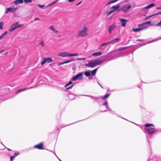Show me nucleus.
Here are the masks:
<instances>
[{
	"mask_svg": "<svg viewBox=\"0 0 161 161\" xmlns=\"http://www.w3.org/2000/svg\"><path fill=\"white\" fill-rule=\"evenodd\" d=\"M103 61L102 60L97 59L94 61H90L88 64H86V65L88 67H93L97 65L100 64Z\"/></svg>",
	"mask_w": 161,
	"mask_h": 161,
	"instance_id": "f257e3e1",
	"label": "nucleus"
},
{
	"mask_svg": "<svg viewBox=\"0 0 161 161\" xmlns=\"http://www.w3.org/2000/svg\"><path fill=\"white\" fill-rule=\"evenodd\" d=\"M87 29L86 27H84L83 29L79 31V34L77 37H85L87 35Z\"/></svg>",
	"mask_w": 161,
	"mask_h": 161,
	"instance_id": "f03ea898",
	"label": "nucleus"
},
{
	"mask_svg": "<svg viewBox=\"0 0 161 161\" xmlns=\"http://www.w3.org/2000/svg\"><path fill=\"white\" fill-rule=\"evenodd\" d=\"M120 5L119 4H117L116 5H114L110 8V11L108 12L107 13V15H110L111 13L117 10L119 7Z\"/></svg>",
	"mask_w": 161,
	"mask_h": 161,
	"instance_id": "7ed1b4c3",
	"label": "nucleus"
},
{
	"mask_svg": "<svg viewBox=\"0 0 161 161\" xmlns=\"http://www.w3.org/2000/svg\"><path fill=\"white\" fill-rule=\"evenodd\" d=\"M131 8V6L130 4H127L124 5L120 9H119L118 11L120 10H122L124 12H127L128 10Z\"/></svg>",
	"mask_w": 161,
	"mask_h": 161,
	"instance_id": "20e7f679",
	"label": "nucleus"
},
{
	"mask_svg": "<svg viewBox=\"0 0 161 161\" xmlns=\"http://www.w3.org/2000/svg\"><path fill=\"white\" fill-rule=\"evenodd\" d=\"M83 74L82 73H80L77 75L73 76L72 79L73 80H81L82 79V75Z\"/></svg>",
	"mask_w": 161,
	"mask_h": 161,
	"instance_id": "39448f33",
	"label": "nucleus"
},
{
	"mask_svg": "<svg viewBox=\"0 0 161 161\" xmlns=\"http://www.w3.org/2000/svg\"><path fill=\"white\" fill-rule=\"evenodd\" d=\"M151 22L150 21H147L144 23H143L142 24L139 25L138 26L140 27L141 29H142V30L147 28V26L146 25L147 24H150Z\"/></svg>",
	"mask_w": 161,
	"mask_h": 161,
	"instance_id": "423d86ee",
	"label": "nucleus"
},
{
	"mask_svg": "<svg viewBox=\"0 0 161 161\" xmlns=\"http://www.w3.org/2000/svg\"><path fill=\"white\" fill-rule=\"evenodd\" d=\"M147 132L151 135H153L154 133L156 132L155 129L153 128H150L148 129H146L145 130Z\"/></svg>",
	"mask_w": 161,
	"mask_h": 161,
	"instance_id": "0eeeda50",
	"label": "nucleus"
},
{
	"mask_svg": "<svg viewBox=\"0 0 161 161\" xmlns=\"http://www.w3.org/2000/svg\"><path fill=\"white\" fill-rule=\"evenodd\" d=\"M43 144L42 142H41L39 144L34 146V147L39 149H44L43 148Z\"/></svg>",
	"mask_w": 161,
	"mask_h": 161,
	"instance_id": "6e6552de",
	"label": "nucleus"
},
{
	"mask_svg": "<svg viewBox=\"0 0 161 161\" xmlns=\"http://www.w3.org/2000/svg\"><path fill=\"white\" fill-rule=\"evenodd\" d=\"M119 20L121 23V26L123 27L125 26L126 23L128 21V20L125 19H120Z\"/></svg>",
	"mask_w": 161,
	"mask_h": 161,
	"instance_id": "1a4fd4ad",
	"label": "nucleus"
},
{
	"mask_svg": "<svg viewBox=\"0 0 161 161\" xmlns=\"http://www.w3.org/2000/svg\"><path fill=\"white\" fill-rule=\"evenodd\" d=\"M116 27V26L115 25H109L108 27V31L109 33H111L112 32V31Z\"/></svg>",
	"mask_w": 161,
	"mask_h": 161,
	"instance_id": "9d476101",
	"label": "nucleus"
},
{
	"mask_svg": "<svg viewBox=\"0 0 161 161\" xmlns=\"http://www.w3.org/2000/svg\"><path fill=\"white\" fill-rule=\"evenodd\" d=\"M34 88L33 86L31 87H30V88H28V87H25V88H23L21 89H20L19 90L17 91L16 92V93L18 94L19 92H21V91H25V90L29 89H31V88Z\"/></svg>",
	"mask_w": 161,
	"mask_h": 161,
	"instance_id": "9b49d317",
	"label": "nucleus"
},
{
	"mask_svg": "<svg viewBox=\"0 0 161 161\" xmlns=\"http://www.w3.org/2000/svg\"><path fill=\"white\" fill-rule=\"evenodd\" d=\"M16 29H17V27L16 26V25L15 24H14L11 25V28L10 29L9 31L10 32H12Z\"/></svg>",
	"mask_w": 161,
	"mask_h": 161,
	"instance_id": "f8f14e48",
	"label": "nucleus"
},
{
	"mask_svg": "<svg viewBox=\"0 0 161 161\" xmlns=\"http://www.w3.org/2000/svg\"><path fill=\"white\" fill-rule=\"evenodd\" d=\"M24 2L23 0H16L15 1L14 3L16 5L22 3Z\"/></svg>",
	"mask_w": 161,
	"mask_h": 161,
	"instance_id": "ddd939ff",
	"label": "nucleus"
},
{
	"mask_svg": "<svg viewBox=\"0 0 161 161\" xmlns=\"http://www.w3.org/2000/svg\"><path fill=\"white\" fill-rule=\"evenodd\" d=\"M68 54H67L66 52L61 53L58 54V55L60 56L63 57H66L68 56Z\"/></svg>",
	"mask_w": 161,
	"mask_h": 161,
	"instance_id": "4468645a",
	"label": "nucleus"
},
{
	"mask_svg": "<svg viewBox=\"0 0 161 161\" xmlns=\"http://www.w3.org/2000/svg\"><path fill=\"white\" fill-rule=\"evenodd\" d=\"M16 10V8H8L7 9V11H6V13H7L8 12H12Z\"/></svg>",
	"mask_w": 161,
	"mask_h": 161,
	"instance_id": "2eb2a0df",
	"label": "nucleus"
},
{
	"mask_svg": "<svg viewBox=\"0 0 161 161\" xmlns=\"http://www.w3.org/2000/svg\"><path fill=\"white\" fill-rule=\"evenodd\" d=\"M102 54V53L100 52H98L94 53L92 54V56H98L101 55Z\"/></svg>",
	"mask_w": 161,
	"mask_h": 161,
	"instance_id": "dca6fc26",
	"label": "nucleus"
},
{
	"mask_svg": "<svg viewBox=\"0 0 161 161\" xmlns=\"http://www.w3.org/2000/svg\"><path fill=\"white\" fill-rule=\"evenodd\" d=\"M50 28L53 31H54L57 34L58 33L59 31H56L53 25H51L50 26Z\"/></svg>",
	"mask_w": 161,
	"mask_h": 161,
	"instance_id": "f3484780",
	"label": "nucleus"
},
{
	"mask_svg": "<svg viewBox=\"0 0 161 161\" xmlns=\"http://www.w3.org/2000/svg\"><path fill=\"white\" fill-rule=\"evenodd\" d=\"M142 30V29H141V27L139 28H133L132 29V31L135 32H137L138 31H141Z\"/></svg>",
	"mask_w": 161,
	"mask_h": 161,
	"instance_id": "a211bd4d",
	"label": "nucleus"
},
{
	"mask_svg": "<svg viewBox=\"0 0 161 161\" xmlns=\"http://www.w3.org/2000/svg\"><path fill=\"white\" fill-rule=\"evenodd\" d=\"M19 22H17L16 23H15V24L16 25V26L17 27V28H19L22 26L23 25L22 24H19Z\"/></svg>",
	"mask_w": 161,
	"mask_h": 161,
	"instance_id": "6ab92c4d",
	"label": "nucleus"
},
{
	"mask_svg": "<svg viewBox=\"0 0 161 161\" xmlns=\"http://www.w3.org/2000/svg\"><path fill=\"white\" fill-rule=\"evenodd\" d=\"M97 69L96 68L92 71L91 73L92 76H93L95 75L97 71Z\"/></svg>",
	"mask_w": 161,
	"mask_h": 161,
	"instance_id": "aec40b11",
	"label": "nucleus"
},
{
	"mask_svg": "<svg viewBox=\"0 0 161 161\" xmlns=\"http://www.w3.org/2000/svg\"><path fill=\"white\" fill-rule=\"evenodd\" d=\"M84 74L87 77H89L91 75V73L89 71L85 72L84 73Z\"/></svg>",
	"mask_w": 161,
	"mask_h": 161,
	"instance_id": "412c9836",
	"label": "nucleus"
},
{
	"mask_svg": "<svg viewBox=\"0 0 161 161\" xmlns=\"http://www.w3.org/2000/svg\"><path fill=\"white\" fill-rule=\"evenodd\" d=\"M112 43V42H107V43H103V44H102L101 45V46L100 47V48H101V47H102V46H105V45H108V44H110V43Z\"/></svg>",
	"mask_w": 161,
	"mask_h": 161,
	"instance_id": "4be33fe9",
	"label": "nucleus"
},
{
	"mask_svg": "<svg viewBox=\"0 0 161 161\" xmlns=\"http://www.w3.org/2000/svg\"><path fill=\"white\" fill-rule=\"evenodd\" d=\"M47 61L48 63L52 62L53 61V59L50 58H46Z\"/></svg>",
	"mask_w": 161,
	"mask_h": 161,
	"instance_id": "5701e85b",
	"label": "nucleus"
},
{
	"mask_svg": "<svg viewBox=\"0 0 161 161\" xmlns=\"http://www.w3.org/2000/svg\"><path fill=\"white\" fill-rule=\"evenodd\" d=\"M4 23L3 22H1L0 23V29L3 30V29Z\"/></svg>",
	"mask_w": 161,
	"mask_h": 161,
	"instance_id": "b1692460",
	"label": "nucleus"
},
{
	"mask_svg": "<svg viewBox=\"0 0 161 161\" xmlns=\"http://www.w3.org/2000/svg\"><path fill=\"white\" fill-rule=\"evenodd\" d=\"M7 31H5L1 36H0V40L2 39L3 37L7 34Z\"/></svg>",
	"mask_w": 161,
	"mask_h": 161,
	"instance_id": "393cba45",
	"label": "nucleus"
},
{
	"mask_svg": "<svg viewBox=\"0 0 161 161\" xmlns=\"http://www.w3.org/2000/svg\"><path fill=\"white\" fill-rule=\"evenodd\" d=\"M73 83L72 81H69L68 83L66 84L65 85L64 87H66L67 86L69 85H70L72 84Z\"/></svg>",
	"mask_w": 161,
	"mask_h": 161,
	"instance_id": "a878e982",
	"label": "nucleus"
},
{
	"mask_svg": "<svg viewBox=\"0 0 161 161\" xmlns=\"http://www.w3.org/2000/svg\"><path fill=\"white\" fill-rule=\"evenodd\" d=\"M155 6V5L153 3H152L147 5L148 8L152 7Z\"/></svg>",
	"mask_w": 161,
	"mask_h": 161,
	"instance_id": "bb28decb",
	"label": "nucleus"
},
{
	"mask_svg": "<svg viewBox=\"0 0 161 161\" xmlns=\"http://www.w3.org/2000/svg\"><path fill=\"white\" fill-rule=\"evenodd\" d=\"M150 126H154V125L152 124H147L145 125V126L146 127H149Z\"/></svg>",
	"mask_w": 161,
	"mask_h": 161,
	"instance_id": "cd10ccee",
	"label": "nucleus"
},
{
	"mask_svg": "<svg viewBox=\"0 0 161 161\" xmlns=\"http://www.w3.org/2000/svg\"><path fill=\"white\" fill-rule=\"evenodd\" d=\"M110 94V93L109 94H106V95H105L102 98L103 99H105L106 98L108 97H109V95Z\"/></svg>",
	"mask_w": 161,
	"mask_h": 161,
	"instance_id": "c85d7f7f",
	"label": "nucleus"
},
{
	"mask_svg": "<svg viewBox=\"0 0 161 161\" xmlns=\"http://www.w3.org/2000/svg\"><path fill=\"white\" fill-rule=\"evenodd\" d=\"M47 62V60L46 58H44V60H43L41 63V64L42 65L43 64H45Z\"/></svg>",
	"mask_w": 161,
	"mask_h": 161,
	"instance_id": "c756f323",
	"label": "nucleus"
},
{
	"mask_svg": "<svg viewBox=\"0 0 161 161\" xmlns=\"http://www.w3.org/2000/svg\"><path fill=\"white\" fill-rule=\"evenodd\" d=\"M78 55V54L77 53H75V54H68V56L71 57L72 56H77Z\"/></svg>",
	"mask_w": 161,
	"mask_h": 161,
	"instance_id": "7c9ffc66",
	"label": "nucleus"
},
{
	"mask_svg": "<svg viewBox=\"0 0 161 161\" xmlns=\"http://www.w3.org/2000/svg\"><path fill=\"white\" fill-rule=\"evenodd\" d=\"M116 2V0H113V1H110L107 4V5H108V4H111L112 3H114Z\"/></svg>",
	"mask_w": 161,
	"mask_h": 161,
	"instance_id": "2f4dec72",
	"label": "nucleus"
},
{
	"mask_svg": "<svg viewBox=\"0 0 161 161\" xmlns=\"http://www.w3.org/2000/svg\"><path fill=\"white\" fill-rule=\"evenodd\" d=\"M24 1L25 3H31L32 1L31 0H24Z\"/></svg>",
	"mask_w": 161,
	"mask_h": 161,
	"instance_id": "473e14b6",
	"label": "nucleus"
},
{
	"mask_svg": "<svg viewBox=\"0 0 161 161\" xmlns=\"http://www.w3.org/2000/svg\"><path fill=\"white\" fill-rule=\"evenodd\" d=\"M120 39L118 38H117L115 39H114L112 41H111L110 42H112V43L114 42V41H119Z\"/></svg>",
	"mask_w": 161,
	"mask_h": 161,
	"instance_id": "72a5a7b5",
	"label": "nucleus"
},
{
	"mask_svg": "<svg viewBox=\"0 0 161 161\" xmlns=\"http://www.w3.org/2000/svg\"><path fill=\"white\" fill-rule=\"evenodd\" d=\"M39 44L40 45H41L42 46V47H44V42L43 41H41L39 42Z\"/></svg>",
	"mask_w": 161,
	"mask_h": 161,
	"instance_id": "f704fd0d",
	"label": "nucleus"
},
{
	"mask_svg": "<svg viewBox=\"0 0 161 161\" xmlns=\"http://www.w3.org/2000/svg\"><path fill=\"white\" fill-rule=\"evenodd\" d=\"M148 6H147L145 7H144L142 9V10L143 11H144L145 10L148 8Z\"/></svg>",
	"mask_w": 161,
	"mask_h": 161,
	"instance_id": "c9c22d12",
	"label": "nucleus"
},
{
	"mask_svg": "<svg viewBox=\"0 0 161 161\" xmlns=\"http://www.w3.org/2000/svg\"><path fill=\"white\" fill-rule=\"evenodd\" d=\"M73 61V60H69L64 62L65 64L69 63Z\"/></svg>",
	"mask_w": 161,
	"mask_h": 161,
	"instance_id": "e433bc0d",
	"label": "nucleus"
},
{
	"mask_svg": "<svg viewBox=\"0 0 161 161\" xmlns=\"http://www.w3.org/2000/svg\"><path fill=\"white\" fill-rule=\"evenodd\" d=\"M85 58H77V60H85Z\"/></svg>",
	"mask_w": 161,
	"mask_h": 161,
	"instance_id": "4c0bfd02",
	"label": "nucleus"
},
{
	"mask_svg": "<svg viewBox=\"0 0 161 161\" xmlns=\"http://www.w3.org/2000/svg\"><path fill=\"white\" fill-rule=\"evenodd\" d=\"M158 14H161V12H158V13H156V14H153V16L155 15H158Z\"/></svg>",
	"mask_w": 161,
	"mask_h": 161,
	"instance_id": "58836bf2",
	"label": "nucleus"
},
{
	"mask_svg": "<svg viewBox=\"0 0 161 161\" xmlns=\"http://www.w3.org/2000/svg\"><path fill=\"white\" fill-rule=\"evenodd\" d=\"M15 158L14 156H11L10 157V161H12L13 159Z\"/></svg>",
	"mask_w": 161,
	"mask_h": 161,
	"instance_id": "ea45409f",
	"label": "nucleus"
},
{
	"mask_svg": "<svg viewBox=\"0 0 161 161\" xmlns=\"http://www.w3.org/2000/svg\"><path fill=\"white\" fill-rule=\"evenodd\" d=\"M73 85H72L71 86H69V87H68L67 88H66V89L67 90H68V89H71V88L73 87Z\"/></svg>",
	"mask_w": 161,
	"mask_h": 161,
	"instance_id": "a19ab883",
	"label": "nucleus"
},
{
	"mask_svg": "<svg viewBox=\"0 0 161 161\" xmlns=\"http://www.w3.org/2000/svg\"><path fill=\"white\" fill-rule=\"evenodd\" d=\"M153 16V15H151V16H149L148 17H146V18H145V20L147 19H148L150 17H152V16Z\"/></svg>",
	"mask_w": 161,
	"mask_h": 161,
	"instance_id": "79ce46f5",
	"label": "nucleus"
},
{
	"mask_svg": "<svg viewBox=\"0 0 161 161\" xmlns=\"http://www.w3.org/2000/svg\"><path fill=\"white\" fill-rule=\"evenodd\" d=\"M64 64L65 63H64V62H62V63H58V65L60 66L61 65L63 64Z\"/></svg>",
	"mask_w": 161,
	"mask_h": 161,
	"instance_id": "37998d69",
	"label": "nucleus"
},
{
	"mask_svg": "<svg viewBox=\"0 0 161 161\" xmlns=\"http://www.w3.org/2000/svg\"><path fill=\"white\" fill-rule=\"evenodd\" d=\"M19 154V153H14V156L15 157L16 156H17V155H18Z\"/></svg>",
	"mask_w": 161,
	"mask_h": 161,
	"instance_id": "c03bdc74",
	"label": "nucleus"
},
{
	"mask_svg": "<svg viewBox=\"0 0 161 161\" xmlns=\"http://www.w3.org/2000/svg\"><path fill=\"white\" fill-rule=\"evenodd\" d=\"M157 25L159 26H161V21L157 24Z\"/></svg>",
	"mask_w": 161,
	"mask_h": 161,
	"instance_id": "a18cd8bd",
	"label": "nucleus"
},
{
	"mask_svg": "<svg viewBox=\"0 0 161 161\" xmlns=\"http://www.w3.org/2000/svg\"><path fill=\"white\" fill-rule=\"evenodd\" d=\"M107 102H105L103 104V105H104V106H107Z\"/></svg>",
	"mask_w": 161,
	"mask_h": 161,
	"instance_id": "49530a36",
	"label": "nucleus"
},
{
	"mask_svg": "<svg viewBox=\"0 0 161 161\" xmlns=\"http://www.w3.org/2000/svg\"><path fill=\"white\" fill-rule=\"evenodd\" d=\"M58 2V1L57 0H56L53 2V3H51L50 4H54V3H55L56 2Z\"/></svg>",
	"mask_w": 161,
	"mask_h": 161,
	"instance_id": "de8ad7c7",
	"label": "nucleus"
},
{
	"mask_svg": "<svg viewBox=\"0 0 161 161\" xmlns=\"http://www.w3.org/2000/svg\"><path fill=\"white\" fill-rule=\"evenodd\" d=\"M39 6L40 7H41V8H43L45 5H40V4H39Z\"/></svg>",
	"mask_w": 161,
	"mask_h": 161,
	"instance_id": "09e8293b",
	"label": "nucleus"
},
{
	"mask_svg": "<svg viewBox=\"0 0 161 161\" xmlns=\"http://www.w3.org/2000/svg\"><path fill=\"white\" fill-rule=\"evenodd\" d=\"M82 1H81L80 2H79V3H78L76 4L75 5L76 6H77V5H79V4H80L81 3H82Z\"/></svg>",
	"mask_w": 161,
	"mask_h": 161,
	"instance_id": "8fccbe9b",
	"label": "nucleus"
},
{
	"mask_svg": "<svg viewBox=\"0 0 161 161\" xmlns=\"http://www.w3.org/2000/svg\"><path fill=\"white\" fill-rule=\"evenodd\" d=\"M75 0H68V1L69 2H72L74 1Z\"/></svg>",
	"mask_w": 161,
	"mask_h": 161,
	"instance_id": "3c124183",
	"label": "nucleus"
},
{
	"mask_svg": "<svg viewBox=\"0 0 161 161\" xmlns=\"http://www.w3.org/2000/svg\"><path fill=\"white\" fill-rule=\"evenodd\" d=\"M34 20H40V19L38 18H36Z\"/></svg>",
	"mask_w": 161,
	"mask_h": 161,
	"instance_id": "603ef678",
	"label": "nucleus"
},
{
	"mask_svg": "<svg viewBox=\"0 0 161 161\" xmlns=\"http://www.w3.org/2000/svg\"><path fill=\"white\" fill-rule=\"evenodd\" d=\"M156 9H161V7H157L156 8Z\"/></svg>",
	"mask_w": 161,
	"mask_h": 161,
	"instance_id": "864d4df0",
	"label": "nucleus"
},
{
	"mask_svg": "<svg viewBox=\"0 0 161 161\" xmlns=\"http://www.w3.org/2000/svg\"><path fill=\"white\" fill-rule=\"evenodd\" d=\"M137 41H142V40L138 39V40H137Z\"/></svg>",
	"mask_w": 161,
	"mask_h": 161,
	"instance_id": "5fc2aeb1",
	"label": "nucleus"
},
{
	"mask_svg": "<svg viewBox=\"0 0 161 161\" xmlns=\"http://www.w3.org/2000/svg\"><path fill=\"white\" fill-rule=\"evenodd\" d=\"M4 51L3 50H2L1 51H0V52H1V53L3 52Z\"/></svg>",
	"mask_w": 161,
	"mask_h": 161,
	"instance_id": "6e6d98bb",
	"label": "nucleus"
},
{
	"mask_svg": "<svg viewBox=\"0 0 161 161\" xmlns=\"http://www.w3.org/2000/svg\"><path fill=\"white\" fill-rule=\"evenodd\" d=\"M8 150H9V151H11V149H8Z\"/></svg>",
	"mask_w": 161,
	"mask_h": 161,
	"instance_id": "4d7b16f0",
	"label": "nucleus"
},
{
	"mask_svg": "<svg viewBox=\"0 0 161 161\" xmlns=\"http://www.w3.org/2000/svg\"><path fill=\"white\" fill-rule=\"evenodd\" d=\"M159 40V39H156V41H157V40Z\"/></svg>",
	"mask_w": 161,
	"mask_h": 161,
	"instance_id": "13d9d810",
	"label": "nucleus"
},
{
	"mask_svg": "<svg viewBox=\"0 0 161 161\" xmlns=\"http://www.w3.org/2000/svg\"><path fill=\"white\" fill-rule=\"evenodd\" d=\"M52 4H50L49 5V6H50Z\"/></svg>",
	"mask_w": 161,
	"mask_h": 161,
	"instance_id": "bf43d9fd",
	"label": "nucleus"
},
{
	"mask_svg": "<svg viewBox=\"0 0 161 161\" xmlns=\"http://www.w3.org/2000/svg\"><path fill=\"white\" fill-rule=\"evenodd\" d=\"M159 39H161V37Z\"/></svg>",
	"mask_w": 161,
	"mask_h": 161,
	"instance_id": "052dcab7",
	"label": "nucleus"
},
{
	"mask_svg": "<svg viewBox=\"0 0 161 161\" xmlns=\"http://www.w3.org/2000/svg\"><path fill=\"white\" fill-rule=\"evenodd\" d=\"M73 69H74V68H72Z\"/></svg>",
	"mask_w": 161,
	"mask_h": 161,
	"instance_id": "680f3d73",
	"label": "nucleus"
},
{
	"mask_svg": "<svg viewBox=\"0 0 161 161\" xmlns=\"http://www.w3.org/2000/svg\"><path fill=\"white\" fill-rule=\"evenodd\" d=\"M60 161H62V160H60Z\"/></svg>",
	"mask_w": 161,
	"mask_h": 161,
	"instance_id": "e2e57ef3",
	"label": "nucleus"
},
{
	"mask_svg": "<svg viewBox=\"0 0 161 161\" xmlns=\"http://www.w3.org/2000/svg\"><path fill=\"white\" fill-rule=\"evenodd\" d=\"M1 52H0V53H1Z\"/></svg>",
	"mask_w": 161,
	"mask_h": 161,
	"instance_id": "0e129e2a",
	"label": "nucleus"
}]
</instances>
